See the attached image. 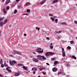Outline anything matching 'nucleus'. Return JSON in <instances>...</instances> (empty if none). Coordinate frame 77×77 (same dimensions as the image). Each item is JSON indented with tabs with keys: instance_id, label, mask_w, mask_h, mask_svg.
I'll return each instance as SVG.
<instances>
[{
	"instance_id": "nucleus-20",
	"label": "nucleus",
	"mask_w": 77,
	"mask_h": 77,
	"mask_svg": "<svg viewBox=\"0 0 77 77\" xmlns=\"http://www.w3.org/2000/svg\"><path fill=\"white\" fill-rule=\"evenodd\" d=\"M3 24H3V22H1V23H0V26H1V27H2Z\"/></svg>"
},
{
	"instance_id": "nucleus-64",
	"label": "nucleus",
	"mask_w": 77,
	"mask_h": 77,
	"mask_svg": "<svg viewBox=\"0 0 77 77\" xmlns=\"http://www.w3.org/2000/svg\"><path fill=\"white\" fill-rule=\"evenodd\" d=\"M58 38H60V36H58Z\"/></svg>"
},
{
	"instance_id": "nucleus-50",
	"label": "nucleus",
	"mask_w": 77,
	"mask_h": 77,
	"mask_svg": "<svg viewBox=\"0 0 77 77\" xmlns=\"http://www.w3.org/2000/svg\"><path fill=\"white\" fill-rule=\"evenodd\" d=\"M42 73H43V75H45V73H44V72H42Z\"/></svg>"
},
{
	"instance_id": "nucleus-16",
	"label": "nucleus",
	"mask_w": 77,
	"mask_h": 77,
	"mask_svg": "<svg viewBox=\"0 0 77 77\" xmlns=\"http://www.w3.org/2000/svg\"><path fill=\"white\" fill-rule=\"evenodd\" d=\"M30 5V2H28L26 4L25 6H27L28 5Z\"/></svg>"
},
{
	"instance_id": "nucleus-47",
	"label": "nucleus",
	"mask_w": 77,
	"mask_h": 77,
	"mask_svg": "<svg viewBox=\"0 0 77 77\" xmlns=\"http://www.w3.org/2000/svg\"><path fill=\"white\" fill-rule=\"evenodd\" d=\"M66 65L67 66H70V65H69V64H67Z\"/></svg>"
},
{
	"instance_id": "nucleus-55",
	"label": "nucleus",
	"mask_w": 77,
	"mask_h": 77,
	"mask_svg": "<svg viewBox=\"0 0 77 77\" xmlns=\"http://www.w3.org/2000/svg\"><path fill=\"white\" fill-rule=\"evenodd\" d=\"M0 77H3V76H2V75L1 74H0Z\"/></svg>"
},
{
	"instance_id": "nucleus-39",
	"label": "nucleus",
	"mask_w": 77,
	"mask_h": 77,
	"mask_svg": "<svg viewBox=\"0 0 77 77\" xmlns=\"http://www.w3.org/2000/svg\"><path fill=\"white\" fill-rule=\"evenodd\" d=\"M1 67L2 68H3V67H4V64H1Z\"/></svg>"
},
{
	"instance_id": "nucleus-49",
	"label": "nucleus",
	"mask_w": 77,
	"mask_h": 77,
	"mask_svg": "<svg viewBox=\"0 0 77 77\" xmlns=\"http://www.w3.org/2000/svg\"><path fill=\"white\" fill-rule=\"evenodd\" d=\"M46 64V65H50V64H49L48 63H47Z\"/></svg>"
},
{
	"instance_id": "nucleus-35",
	"label": "nucleus",
	"mask_w": 77,
	"mask_h": 77,
	"mask_svg": "<svg viewBox=\"0 0 77 77\" xmlns=\"http://www.w3.org/2000/svg\"><path fill=\"white\" fill-rule=\"evenodd\" d=\"M67 49H69V50H70V49H71V47L70 46H68L67 47Z\"/></svg>"
},
{
	"instance_id": "nucleus-57",
	"label": "nucleus",
	"mask_w": 77,
	"mask_h": 77,
	"mask_svg": "<svg viewBox=\"0 0 77 77\" xmlns=\"http://www.w3.org/2000/svg\"><path fill=\"white\" fill-rule=\"evenodd\" d=\"M11 25H10L9 26V27H11Z\"/></svg>"
},
{
	"instance_id": "nucleus-8",
	"label": "nucleus",
	"mask_w": 77,
	"mask_h": 77,
	"mask_svg": "<svg viewBox=\"0 0 77 77\" xmlns=\"http://www.w3.org/2000/svg\"><path fill=\"white\" fill-rule=\"evenodd\" d=\"M33 61H34V62H38L39 60H37L36 58H34L33 59Z\"/></svg>"
},
{
	"instance_id": "nucleus-21",
	"label": "nucleus",
	"mask_w": 77,
	"mask_h": 77,
	"mask_svg": "<svg viewBox=\"0 0 77 77\" xmlns=\"http://www.w3.org/2000/svg\"><path fill=\"white\" fill-rule=\"evenodd\" d=\"M57 63H58V62L57 61H55L54 62V65H57Z\"/></svg>"
},
{
	"instance_id": "nucleus-54",
	"label": "nucleus",
	"mask_w": 77,
	"mask_h": 77,
	"mask_svg": "<svg viewBox=\"0 0 77 77\" xmlns=\"http://www.w3.org/2000/svg\"><path fill=\"white\" fill-rule=\"evenodd\" d=\"M10 56L11 57H12V56H13V55H10Z\"/></svg>"
},
{
	"instance_id": "nucleus-43",
	"label": "nucleus",
	"mask_w": 77,
	"mask_h": 77,
	"mask_svg": "<svg viewBox=\"0 0 77 77\" xmlns=\"http://www.w3.org/2000/svg\"><path fill=\"white\" fill-rule=\"evenodd\" d=\"M33 74H36V72H35V71H34L33 72Z\"/></svg>"
},
{
	"instance_id": "nucleus-62",
	"label": "nucleus",
	"mask_w": 77,
	"mask_h": 77,
	"mask_svg": "<svg viewBox=\"0 0 77 77\" xmlns=\"http://www.w3.org/2000/svg\"><path fill=\"white\" fill-rule=\"evenodd\" d=\"M38 30H39V28H38Z\"/></svg>"
},
{
	"instance_id": "nucleus-4",
	"label": "nucleus",
	"mask_w": 77,
	"mask_h": 77,
	"mask_svg": "<svg viewBox=\"0 0 77 77\" xmlns=\"http://www.w3.org/2000/svg\"><path fill=\"white\" fill-rule=\"evenodd\" d=\"M14 53H13V54H14V55H15V54H16L15 53H16V54H21V53L20 52H18L15 51H14Z\"/></svg>"
},
{
	"instance_id": "nucleus-51",
	"label": "nucleus",
	"mask_w": 77,
	"mask_h": 77,
	"mask_svg": "<svg viewBox=\"0 0 77 77\" xmlns=\"http://www.w3.org/2000/svg\"><path fill=\"white\" fill-rule=\"evenodd\" d=\"M29 57H31V58H32V56L30 55L29 56Z\"/></svg>"
},
{
	"instance_id": "nucleus-48",
	"label": "nucleus",
	"mask_w": 77,
	"mask_h": 77,
	"mask_svg": "<svg viewBox=\"0 0 77 77\" xmlns=\"http://www.w3.org/2000/svg\"><path fill=\"white\" fill-rule=\"evenodd\" d=\"M46 39H48V40H49L50 39L49 37H46Z\"/></svg>"
},
{
	"instance_id": "nucleus-6",
	"label": "nucleus",
	"mask_w": 77,
	"mask_h": 77,
	"mask_svg": "<svg viewBox=\"0 0 77 77\" xmlns=\"http://www.w3.org/2000/svg\"><path fill=\"white\" fill-rule=\"evenodd\" d=\"M42 58H41L42 59V61H44V60L46 59V58L44 56H42Z\"/></svg>"
},
{
	"instance_id": "nucleus-9",
	"label": "nucleus",
	"mask_w": 77,
	"mask_h": 77,
	"mask_svg": "<svg viewBox=\"0 0 77 77\" xmlns=\"http://www.w3.org/2000/svg\"><path fill=\"white\" fill-rule=\"evenodd\" d=\"M36 51H37V52H38V51H41V48H38L37 49L35 50Z\"/></svg>"
},
{
	"instance_id": "nucleus-23",
	"label": "nucleus",
	"mask_w": 77,
	"mask_h": 77,
	"mask_svg": "<svg viewBox=\"0 0 77 77\" xmlns=\"http://www.w3.org/2000/svg\"><path fill=\"white\" fill-rule=\"evenodd\" d=\"M49 47H50V48H51V49H53V46H51V45H50Z\"/></svg>"
},
{
	"instance_id": "nucleus-30",
	"label": "nucleus",
	"mask_w": 77,
	"mask_h": 77,
	"mask_svg": "<svg viewBox=\"0 0 77 77\" xmlns=\"http://www.w3.org/2000/svg\"><path fill=\"white\" fill-rule=\"evenodd\" d=\"M72 58H73V59H76V57H75L74 56H72Z\"/></svg>"
},
{
	"instance_id": "nucleus-45",
	"label": "nucleus",
	"mask_w": 77,
	"mask_h": 77,
	"mask_svg": "<svg viewBox=\"0 0 77 77\" xmlns=\"http://www.w3.org/2000/svg\"><path fill=\"white\" fill-rule=\"evenodd\" d=\"M23 15H28V14H23Z\"/></svg>"
},
{
	"instance_id": "nucleus-41",
	"label": "nucleus",
	"mask_w": 77,
	"mask_h": 77,
	"mask_svg": "<svg viewBox=\"0 0 77 77\" xmlns=\"http://www.w3.org/2000/svg\"><path fill=\"white\" fill-rule=\"evenodd\" d=\"M58 74H62V72H59L58 73Z\"/></svg>"
},
{
	"instance_id": "nucleus-59",
	"label": "nucleus",
	"mask_w": 77,
	"mask_h": 77,
	"mask_svg": "<svg viewBox=\"0 0 77 77\" xmlns=\"http://www.w3.org/2000/svg\"><path fill=\"white\" fill-rule=\"evenodd\" d=\"M53 45V44H52V43H51V45Z\"/></svg>"
},
{
	"instance_id": "nucleus-19",
	"label": "nucleus",
	"mask_w": 77,
	"mask_h": 77,
	"mask_svg": "<svg viewBox=\"0 0 77 77\" xmlns=\"http://www.w3.org/2000/svg\"><path fill=\"white\" fill-rule=\"evenodd\" d=\"M36 57H39V58H41L42 57V56L40 55H37Z\"/></svg>"
},
{
	"instance_id": "nucleus-42",
	"label": "nucleus",
	"mask_w": 77,
	"mask_h": 77,
	"mask_svg": "<svg viewBox=\"0 0 77 77\" xmlns=\"http://www.w3.org/2000/svg\"><path fill=\"white\" fill-rule=\"evenodd\" d=\"M6 9H7V10H9V6L7 7L6 8Z\"/></svg>"
},
{
	"instance_id": "nucleus-44",
	"label": "nucleus",
	"mask_w": 77,
	"mask_h": 77,
	"mask_svg": "<svg viewBox=\"0 0 77 77\" xmlns=\"http://www.w3.org/2000/svg\"><path fill=\"white\" fill-rule=\"evenodd\" d=\"M51 20H52V21H54V19L53 18H51Z\"/></svg>"
},
{
	"instance_id": "nucleus-40",
	"label": "nucleus",
	"mask_w": 77,
	"mask_h": 77,
	"mask_svg": "<svg viewBox=\"0 0 77 77\" xmlns=\"http://www.w3.org/2000/svg\"><path fill=\"white\" fill-rule=\"evenodd\" d=\"M74 23L75 24H77V21L75 20L74 21Z\"/></svg>"
},
{
	"instance_id": "nucleus-56",
	"label": "nucleus",
	"mask_w": 77,
	"mask_h": 77,
	"mask_svg": "<svg viewBox=\"0 0 77 77\" xmlns=\"http://www.w3.org/2000/svg\"><path fill=\"white\" fill-rule=\"evenodd\" d=\"M49 16H53V15L51 14H49Z\"/></svg>"
},
{
	"instance_id": "nucleus-46",
	"label": "nucleus",
	"mask_w": 77,
	"mask_h": 77,
	"mask_svg": "<svg viewBox=\"0 0 77 77\" xmlns=\"http://www.w3.org/2000/svg\"><path fill=\"white\" fill-rule=\"evenodd\" d=\"M20 1V0H16V2L17 3H18L19 2V1Z\"/></svg>"
},
{
	"instance_id": "nucleus-53",
	"label": "nucleus",
	"mask_w": 77,
	"mask_h": 77,
	"mask_svg": "<svg viewBox=\"0 0 77 77\" xmlns=\"http://www.w3.org/2000/svg\"><path fill=\"white\" fill-rule=\"evenodd\" d=\"M9 68H10V67H7V68H6V69H9Z\"/></svg>"
},
{
	"instance_id": "nucleus-13",
	"label": "nucleus",
	"mask_w": 77,
	"mask_h": 77,
	"mask_svg": "<svg viewBox=\"0 0 77 77\" xmlns=\"http://www.w3.org/2000/svg\"><path fill=\"white\" fill-rule=\"evenodd\" d=\"M17 65L19 66H24V65L23 64L21 63L18 64Z\"/></svg>"
},
{
	"instance_id": "nucleus-31",
	"label": "nucleus",
	"mask_w": 77,
	"mask_h": 77,
	"mask_svg": "<svg viewBox=\"0 0 77 77\" xmlns=\"http://www.w3.org/2000/svg\"><path fill=\"white\" fill-rule=\"evenodd\" d=\"M55 23H57V22L58 21V19H55Z\"/></svg>"
},
{
	"instance_id": "nucleus-1",
	"label": "nucleus",
	"mask_w": 77,
	"mask_h": 77,
	"mask_svg": "<svg viewBox=\"0 0 77 77\" xmlns=\"http://www.w3.org/2000/svg\"><path fill=\"white\" fill-rule=\"evenodd\" d=\"M54 53H53L51 52H47L45 54V55L46 56H49V55H52V54H54Z\"/></svg>"
},
{
	"instance_id": "nucleus-15",
	"label": "nucleus",
	"mask_w": 77,
	"mask_h": 77,
	"mask_svg": "<svg viewBox=\"0 0 77 77\" xmlns=\"http://www.w3.org/2000/svg\"><path fill=\"white\" fill-rule=\"evenodd\" d=\"M5 18V17H2V18H1V17H0V22H1V21H3V20Z\"/></svg>"
},
{
	"instance_id": "nucleus-25",
	"label": "nucleus",
	"mask_w": 77,
	"mask_h": 77,
	"mask_svg": "<svg viewBox=\"0 0 77 77\" xmlns=\"http://www.w3.org/2000/svg\"><path fill=\"white\" fill-rule=\"evenodd\" d=\"M39 69L40 71H41L42 70H43V69H44V68L43 67H40Z\"/></svg>"
},
{
	"instance_id": "nucleus-37",
	"label": "nucleus",
	"mask_w": 77,
	"mask_h": 77,
	"mask_svg": "<svg viewBox=\"0 0 77 77\" xmlns=\"http://www.w3.org/2000/svg\"><path fill=\"white\" fill-rule=\"evenodd\" d=\"M4 66L6 67H8V65L6 64H4Z\"/></svg>"
},
{
	"instance_id": "nucleus-10",
	"label": "nucleus",
	"mask_w": 77,
	"mask_h": 77,
	"mask_svg": "<svg viewBox=\"0 0 77 77\" xmlns=\"http://www.w3.org/2000/svg\"><path fill=\"white\" fill-rule=\"evenodd\" d=\"M58 2V0H55L53 1V3H56Z\"/></svg>"
},
{
	"instance_id": "nucleus-24",
	"label": "nucleus",
	"mask_w": 77,
	"mask_h": 77,
	"mask_svg": "<svg viewBox=\"0 0 77 77\" xmlns=\"http://www.w3.org/2000/svg\"><path fill=\"white\" fill-rule=\"evenodd\" d=\"M7 71H8V72H12V71L11 70V69H7Z\"/></svg>"
},
{
	"instance_id": "nucleus-5",
	"label": "nucleus",
	"mask_w": 77,
	"mask_h": 77,
	"mask_svg": "<svg viewBox=\"0 0 77 77\" xmlns=\"http://www.w3.org/2000/svg\"><path fill=\"white\" fill-rule=\"evenodd\" d=\"M52 71L53 72H56L57 71V68L54 67L52 69Z\"/></svg>"
},
{
	"instance_id": "nucleus-34",
	"label": "nucleus",
	"mask_w": 77,
	"mask_h": 77,
	"mask_svg": "<svg viewBox=\"0 0 77 77\" xmlns=\"http://www.w3.org/2000/svg\"><path fill=\"white\" fill-rule=\"evenodd\" d=\"M17 10H15L14 12V14H16V13H17Z\"/></svg>"
},
{
	"instance_id": "nucleus-60",
	"label": "nucleus",
	"mask_w": 77,
	"mask_h": 77,
	"mask_svg": "<svg viewBox=\"0 0 77 77\" xmlns=\"http://www.w3.org/2000/svg\"><path fill=\"white\" fill-rule=\"evenodd\" d=\"M53 18H54V19L55 18H56V16H54L53 17Z\"/></svg>"
},
{
	"instance_id": "nucleus-29",
	"label": "nucleus",
	"mask_w": 77,
	"mask_h": 77,
	"mask_svg": "<svg viewBox=\"0 0 77 77\" xmlns=\"http://www.w3.org/2000/svg\"><path fill=\"white\" fill-rule=\"evenodd\" d=\"M4 13H6V11L5 10V9L4 8L3 10Z\"/></svg>"
},
{
	"instance_id": "nucleus-18",
	"label": "nucleus",
	"mask_w": 77,
	"mask_h": 77,
	"mask_svg": "<svg viewBox=\"0 0 77 77\" xmlns=\"http://www.w3.org/2000/svg\"><path fill=\"white\" fill-rule=\"evenodd\" d=\"M45 0H44L43 1H42V2L41 3V5H43L44 3L45 2Z\"/></svg>"
},
{
	"instance_id": "nucleus-36",
	"label": "nucleus",
	"mask_w": 77,
	"mask_h": 77,
	"mask_svg": "<svg viewBox=\"0 0 77 77\" xmlns=\"http://www.w3.org/2000/svg\"><path fill=\"white\" fill-rule=\"evenodd\" d=\"M56 33H61V31H60L58 32H56Z\"/></svg>"
},
{
	"instance_id": "nucleus-63",
	"label": "nucleus",
	"mask_w": 77,
	"mask_h": 77,
	"mask_svg": "<svg viewBox=\"0 0 77 77\" xmlns=\"http://www.w3.org/2000/svg\"><path fill=\"white\" fill-rule=\"evenodd\" d=\"M38 29V27H37L36 28V29Z\"/></svg>"
},
{
	"instance_id": "nucleus-17",
	"label": "nucleus",
	"mask_w": 77,
	"mask_h": 77,
	"mask_svg": "<svg viewBox=\"0 0 77 77\" xmlns=\"http://www.w3.org/2000/svg\"><path fill=\"white\" fill-rule=\"evenodd\" d=\"M20 75V74L18 73H15V76H19Z\"/></svg>"
},
{
	"instance_id": "nucleus-58",
	"label": "nucleus",
	"mask_w": 77,
	"mask_h": 77,
	"mask_svg": "<svg viewBox=\"0 0 77 77\" xmlns=\"http://www.w3.org/2000/svg\"><path fill=\"white\" fill-rule=\"evenodd\" d=\"M24 36H26V34H24Z\"/></svg>"
},
{
	"instance_id": "nucleus-22",
	"label": "nucleus",
	"mask_w": 77,
	"mask_h": 77,
	"mask_svg": "<svg viewBox=\"0 0 77 77\" xmlns=\"http://www.w3.org/2000/svg\"><path fill=\"white\" fill-rule=\"evenodd\" d=\"M38 53H43V50H42V51H38Z\"/></svg>"
},
{
	"instance_id": "nucleus-52",
	"label": "nucleus",
	"mask_w": 77,
	"mask_h": 77,
	"mask_svg": "<svg viewBox=\"0 0 77 77\" xmlns=\"http://www.w3.org/2000/svg\"><path fill=\"white\" fill-rule=\"evenodd\" d=\"M6 62L5 61H4V65L5 64H6Z\"/></svg>"
},
{
	"instance_id": "nucleus-14",
	"label": "nucleus",
	"mask_w": 77,
	"mask_h": 77,
	"mask_svg": "<svg viewBox=\"0 0 77 77\" xmlns=\"http://www.w3.org/2000/svg\"><path fill=\"white\" fill-rule=\"evenodd\" d=\"M10 2V0H7L5 4L6 5H8V3Z\"/></svg>"
},
{
	"instance_id": "nucleus-3",
	"label": "nucleus",
	"mask_w": 77,
	"mask_h": 77,
	"mask_svg": "<svg viewBox=\"0 0 77 77\" xmlns=\"http://www.w3.org/2000/svg\"><path fill=\"white\" fill-rule=\"evenodd\" d=\"M62 54L63 57H65V56L66 54L65 52V51H64V48H62Z\"/></svg>"
},
{
	"instance_id": "nucleus-38",
	"label": "nucleus",
	"mask_w": 77,
	"mask_h": 77,
	"mask_svg": "<svg viewBox=\"0 0 77 77\" xmlns=\"http://www.w3.org/2000/svg\"><path fill=\"white\" fill-rule=\"evenodd\" d=\"M37 59H38V60H42V59L41 58H37Z\"/></svg>"
},
{
	"instance_id": "nucleus-2",
	"label": "nucleus",
	"mask_w": 77,
	"mask_h": 77,
	"mask_svg": "<svg viewBox=\"0 0 77 77\" xmlns=\"http://www.w3.org/2000/svg\"><path fill=\"white\" fill-rule=\"evenodd\" d=\"M10 64H11V65H14V64L16 63V61L15 60L9 61Z\"/></svg>"
},
{
	"instance_id": "nucleus-28",
	"label": "nucleus",
	"mask_w": 77,
	"mask_h": 77,
	"mask_svg": "<svg viewBox=\"0 0 77 77\" xmlns=\"http://www.w3.org/2000/svg\"><path fill=\"white\" fill-rule=\"evenodd\" d=\"M27 12H28V13H29L30 12V10L29 9H28L27 10H26Z\"/></svg>"
},
{
	"instance_id": "nucleus-26",
	"label": "nucleus",
	"mask_w": 77,
	"mask_h": 77,
	"mask_svg": "<svg viewBox=\"0 0 77 77\" xmlns=\"http://www.w3.org/2000/svg\"><path fill=\"white\" fill-rule=\"evenodd\" d=\"M7 21H8V20H5V21H4V22L3 23V24H6V23H7Z\"/></svg>"
},
{
	"instance_id": "nucleus-32",
	"label": "nucleus",
	"mask_w": 77,
	"mask_h": 77,
	"mask_svg": "<svg viewBox=\"0 0 77 77\" xmlns=\"http://www.w3.org/2000/svg\"><path fill=\"white\" fill-rule=\"evenodd\" d=\"M0 63H1V64L3 63V60H2V59H1V61H0Z\"/></svg>"
},
{
	"instance_id": "nucleus-61",
	"label": "nucleus",
	"mask_w": 77,
	"mask_h": 77,
	"mask_svg": "<svg viewBox=\"0 0 77 77\" xmlns=\"http://www.w3.org/2000/svg\"><path fill=\"white\" fill-rule=\"evenodd\" d=\"M0 35H1V31H0Z\"/></svg>"
},
{
	"instance_id": "nucleus-7",
	"label": "nucleus",
	"mask_w": 77,
	"mask_h": 77,
	"mask_svg": "<svg viewBox=\"0 0 77 77\" xmlns=\"http://www.w3.org/2000/svg\"><path fill=\"white\" fill-rule=\"evenodd\" d=\"M61 25H64L65 26H66L67 25V23L66 22H62L61 23Z\"/></svg>"
},
{
	"instance_id": "nucleus-27",
	"label": "nucleus",
	"mask_w": 77,
	"mask_h": 77,
	"mask_svg": "<svg viewBox=\"0 0 77 77\" xmlns=\"http://www.w3.org/2000/svg\"><path fill=\"white\" fill-rule=\"evenodd\" d=\"M70 43L71 44H73L74 43V41H71Z\"/></svg>"
},
{
	"instance_id": "nucleus-33",
	"label": "nucleus",
	"mask_w": 77,
	"mask_h": 77,
	"mask_svg": "<svg viewBox=\"0 0 77 77\" xmlns=\"http://www.w3.org/2000/svg\"><path fill=\"white\" fill-rule=\"evenodd\" d=\"M51 60H56V58H52L51 59Z\"/></svg>"
},
{
	"instance_id": "nucleus-12",
	"label": "nucleus",
	"mask_w": 77,
	"mask_h": 77,
	"mask_svg": "<svg viewBox=\"0 0 77 77\" xmlns=\"http://www.w3.org/2000/svg\"><path fill=\"white\" fill-rule=\"evenodd\" d=\"M23 68L25 70H26V71H28L29 69L27 68L25 66H23Z\"/></svg>"
},
{
	"instance_id": "nucleus-11",
	"label": "nucleus",
	"mask_w": 77,
	"mask_h": 77,
	"mask_svg": "<svg viewBox=\"0 0 77 77\" xmlns=\"http://www.w3.org/2000/svg\"><path fill=\"white\" fill-rule=\"evenodd\" d=\"M37 68H32V71H33V70H34V71H37Z\"/></svg>"
}]
</instances>
